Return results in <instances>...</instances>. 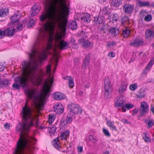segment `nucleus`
Segmentation results:
<instances>
[{
    "label": "nucleus",
    "mask_w": 154,
    "mask_h": 154,
    "mask_svg": "<svg viewBox=\"0 0 154 154\" xmlns=\"http://www.w3.org/2000/svg\"><path fill=\"white\" fill-rule=\"evenodd\" d=\"M47 9L40 16L44 22L39 30L30 56L39 64L45 60L48 54H52L51 62L56 67L58 64L60 50L67 49L69 43L63 40L65 35L66 17L69 8L67 0H47Z\"/></svg>",
    "instance_id": "nucleus-1"
},
{
    "label": "nucleus",
    "mask_w": 154,
    "mask_h": 154,
    "mask_svg": "<svg viewBox=\"0 0 154 154\" xmlns=\"http://www.w3.org/2000/svg\"><path fill=\"white\" fill-rule=\"evenodd\" d=\"M30 61H24L22 63L23 77H18L14 79L15 83L12 87L16 89L19 85L23 87L27 86L30 81L35 86H38L44 83L42 91L39 96L36 95L37 90L33 87L26 88L24 91L30 99L33 101L35 108L38 112L43 110L46 100L49 95L50 90L54 82V77L51 76V66L48 64L46 68V74L42 68H38L39 65L37 61L29 55Z\"/></svg>",
    "instance_id": "nucleus-2"
},
{
    "label": "nucleus",
    "mask_w": 154,
    "mask_h": 154,
    "mask_svg": "<svg viewBox=\"0 0 154 154\" xmlns=\"http://www.w3.org/2000/svg\"><path fill=\"white\" fill-rule=\"evenodd\" d=\"M21 116L23 122L19 123L16 127V131L20 133V137L16 147L13 150V154H24V150L31 152L35 148L36 140L34 137H31L28 134L35 122L36 125H38V121L32 113L31 108L27 106V102L23 108Z\"/></svg>",
    "instance_id": "nucleus-3"
},
{
    "label": "nucleus",
    "mask_w": 154,
    "mask_h": 154,
    "mask_svg": "<svg viewBox=\"0 0 154 154\" xmlns=\"http://www.w3.org/2000/svg\"><path fill=\"white\" fill-rule=\"evenodd\" d=\"M104 86L105 89L104 97L107 99L112 91V86L109 79L108 77L105 78L104 81Z\"/></svg>",
    "instance_id": "nucleus-4"
},
{
    "label": "nucleus",
    "mask_w": 154,
    "mask_h": 154,
    "mask_svg": "<svg viewBox=\"0 0 154 154\" xmlns=\"http://www.w3.org/2000/svg\"><path fill=\"white\" fill-rule=\"evenodd\" d=\"M68 108L69 113L72 115L80 114L82 112V110L80 106L76 104H71L68 105Z\"/></svg>",
    "instance_id": "nucleus-5"
},
{
    "label": "nucleus",
    "mask_w": 154,
    "mask_h": 154,
    "mask_svg": "<svg viewBox=\"0 0 154 154\" xmlns=\"http://www.w3.org/2000/svg\"><path fill=\"white\" fill-rule=\"evenodd\" d=\"M125 100L122 96H118L117 97L115 102V107L116 108L123 107L125 103Z\"/></svg>",
    "instance_id": "nucleus-6"
},
{
    "label": "nucleus",
    "mask_w": 154,
    "mask_h": 154,
    "mask_svg": "<svg viewBox=\"0 0 154 154\" xmlns=\"http://www.w3.org/2000/svg\"><path fill=\"white\" fill-rule=\"evenodd\" d=\"M140 112L142 115L145 114L149 111V105L145 101H142L140 104Z\"/></svg>",
    "instance_id": "nucleus-7"
},
{
    "label": "nucleus",
    "mask_w": 154,
    "mask_h": 154,
    "mask_svg": "<svg viewBox=\"0 0 154 154\" xmlns=\"http://www.w3.org/2000/svg\"><path fill=\"white\" fill-rule=\"evenodd\" d=\"M134 5L129 4H125L123 6V9L124 12L128 14H131L133 11Z\"/></svg>",
    "instance_id": "nucleus-8"
},
{
    "label": "nucleus",
    "mask_w": 154,
    "mask_h": 154,
    "mask_svg": "<svg viewBox=\"0 0 154 154\" xmlns=\"http://www.w3.org/2000/svg\"><path fill=\"white\" fill-rule=\"evenodd\" d=\"M55 112L57 114H62L64 111L63 107L60 103H57L54 106Z\"/></svg>",
    "instance_id": "nucleus-9"
},
{
    "label": "nucleus",
    "mask_w": 154,
    "mask_h": 154,
    "mask_svg": "<svg viewBox=\"0 0 154 154\" xmlns=\"http://www.w3.org/2000/svg\"><path fill=\"white\" fill-rule=\"evenodd\" d=\"M54 99L55 100H60L66 98V96L60 92H56L52 94Z\"/></svg>",
    "instance_id": "nucleus-10"
},
{
    "label": "nucleus",
    "mask_w": 154,
    "mask_h": 154,
    "mask_svg": "<svg viewBox=\"0 0 154 154\" xmlns=\"http://www.w3.org/2000/svg\"><path fill=\"white\" fill-rule=\"evenodd\" d=\"M79 43L85 48H88L92 46V44L90 42L84 38H81L78 41Z\"/></svg>",
    "instance_id": "nucleus-11"
},
{
    "label": "nucleus",
    "mask_w": 154,
    "mask_h": 154,
    "mask_svg": "<svg viewBox=\"0 0 154 154\" xmlns=\"http://www.w3.org/2000/svg\"><path fill=\"white\" fill-rule=\"evenodd\" d=\"M143 43V41L140 39H136L131 41L130 45L134 47H136L141 45Z\"/></svg>",
    "instance_id": "nucleus-12"
},
{
    "label": "nucleus",
    "mask_w": 154,
    "mask_h": 154,
    "mask_svg": "<svg viewBox=\"0 0 154 154\" xmlns=\"http://www.w3.org/2000/svg\"><path fill=\"white\" fill-rule=\"evenodd\" d=\"M53 145L56 149L59 150L60 149L61 144L60 141L59 137H57L53 140Z\"/></svg>",
    "instance_id": "nucleus-13"
},
{
    "label": "nucleus",
    "mask_w": 154,
    "mask_h": 154,
    "mask_svg": "<svg viewBox=\"0 0 154 154\" xmlns=\"http://www.w3.org/2000/svg\"><path fill=\"white\" fill-rule=\"evenodd\" d=\"M90 15L88 13L83 14L81 17V20L82 22L85 23H88L91 20Z\"/></svg>",
    "instance_id": "nucleus-14"
},
{
    "label": "nucleus",
    "mask_w": 154,
    "mask_h": 154,
    "mask_svg": "<svg viewBox=\"0 0 154 154\" xmlns=\"http://www.w3.org/2000/svg\"><path fill=\"white\" fill-rule=\"evenodd\" d=\"M40 10L39 6L36 5H34L32 8L31 12V14L32 16L37 15L39 12Z\"/></svg>",
    "instance_id": "nucleus-15"
},
{
    "label": "nucleus",
    "mask_w": 154,
    "mask_h": 154,
    "mask_svg": "<svg viewBox=\"0 0 154 154\" xmlns=\"http://www.w3.org/2000/svg\"><path fill=\"white\" fill-rule=\"evenodd\" d=\"M15 29L12 27H9L5 29V33L6 35L12 36L15 34Z\"/></svg>",
    "instance_id": "nucleus-16"
},
{
    "label": "nucleus",
    "mask_w": 154,
    "mask_h": 154,
    "mask_svg": "<svg viewBox=\"0 0 154 154\" xmlns=\"http://www.w3.org/2000/svg\"><path fill=\"white\" fill-rule=\"evenodd\" d=\"M137 5L140 7H149L150 6V2L148 1H142L141 0L137 1Z\"/></svg>",
    "instance_id": "nucleus-17"
},
{
    "label": "nucleus",
    "mask_w": 154,
    "mask_h": 154,
    "mask_svg": "<svg viewBox=\"0 0 154 154\" xmlns=\"http://www.w3.org/2000/svg\"><path fill=\"white\" fill-rule=\"evenodd\" d=\"M134 106V105L131 103H125L123 107L121 109H119V110H121L123 112H125L126 111V109L129 110L132 108Z\"/></svg>",
    "instance_id": "nucleus-18"
},
{
    "label": "nucleus",
    "mask_w": 154,
    "mask_h": 154,
    "mask_svg": "<svg viewBox=\"0 0 154 154\" xmlns=\"http://www.w3.org/2000/svg\"><path fill=\"white\" fill-rule=\"evenodd\" d=\"M154 63V58H152L150 61L147 65L145 69L143 71L144 73H147L149 70L152 67Z\"/></svg>",
    "instance_id": "nucleus-19"
},
{
    "label": "nucleus",
    "mask_w": 154,
    "mask_h": 154,
    "mask_svg": "<svg viewBox=\"0 0 154 154\" xmlns=\"http://www.w3.org/2000/svg\"><path fill=\"white\" fill-rule=\"evenodd\" d=\"M146 95L145 90L144 89H141L138 91L136 94V96L139 99H142L144 98Z\"/></svg>",
    "instance_id": "nucleus-20"
},
{
    "label": "nucleus",
    "mask_w": 154,
    "mask_h": 154,
    "mask_svg": "<svg viewBox=\"0 0 154 154\" xmlns=\"http://www.w3.org/2000/svg\"><path fill=\"white\" fill-rule=\"evenodd\" d=\"M104 20V17L103 16L96 17L94 18V21L96 24H102Z\"/></svg>",
    "instance_id": "nucleus-21"
},
{
    "label": "nucleus",
    "mask_w": 154,
    "mask_h": 154,
    "mask_svg": "<svg viewBox=\"0 0 154 154\" xmlns=\"http://www.w3.org/2000/svg\"><path fill=\"white\" fill-rule=\"evenodd\" d=\"M145 35L147 38H152L154 35V32L151 29H148L146 31Z\"/></svg>",
    "instance_id": "nucleus-22"
},
{
    "label": "nucleus",
    "mask_w": 154,
    "mask_h": 154,
    "mask_svg": "<svg viewBox=\"0 0 154 154\" xmlns=\"http://www.w3.org/2000/svg\"><path fill=\"white\" fill-rule=\"evenodd\" d=\"M21 16L19 13L15 14L14 15L11 16V21L12 23H14L17 22L20 18Z\"/></svg>",
    "instance_id": "nucleus-23"
},
{
    "label": "nucleus",
    "mask_w": 154,
    "mask_h": 154,
    "mask_svg": "<svg viewBox=\"0 0 154 154\" xmlns=\"http://www.w3.org/2000/svg\"><path fill=\"white\" fill-rule=\"evenodd\" d=\"M107 125L112 131H116L117 128L114 125V122L109 120L107 122Z\"/></svg>",
    "instance_id": "nucleus-24"
},
{
    "label": "nucleus",
    "mask_w": 154,
    "mask_h": 154,
    "mask_svg": "<svg viewBox=\"0 0 154 154\" xmlns=\"http://www.w3.org/2000/svg\"><path fill=\"white\" fill-rule=\"evenodd\" d=\"M127 85L126 84H122L121 86L119 87V92L121 94H122L124 93L127 90Z\"/></svg>",
    "instance_id": "nucleus-25"
},
{
    "label": "nucleus",
    "mask_w": 154,
    "mask_h": 154,
    "mask_svg": "<svg viewBox=\"0 0 154 154\" xmlns=\"http://www.w3.org/2000/svg\"><path fill=\"white\" fill-rule=\"evenodd\" d=\"M69 131L67 130L66 131L62 134L60 137H59V139L60 138L61 140H66L69 136Z\"/></svg>",
    "instance_id": "nucleus-26"
},
{
    "label": "nucleus",
    "mask_w": 154,
    "mask_h": 154,
    "mask_svg": "<svg viewBox=\"0 0 154 154\" xmlns=\"http://www.w3.org/2000/svg\"><path fill=\"white\" fill-rule=\"evenodd\" d=\"M122 0H112L111 5L114 7H118L122 4Z\"/></svg>",
    "instance_id": "nucleus-27"
},
{
    "label": "nucleus",
    "mask_w": 154,
    "mask_h": 154,
    "mask_svg": "<svg viewBox=\"0 0 154 154\" xmlns=\"http://www.w3.org/2000/svg\"><path fill=\"white\" fill-rule=\"evenodd\" d=\"M143 138L146 143H149L150 142L151 140V137L148 134L146 133H144L142 134Z\"/></svg>",
    "instance_id": "nucleus-28"
},
{
    "label": "nucleus",
    "mask_w": 154,
    "mask_h": 154,
    "mask_svg": "<svg viewBox=\"0 0 154 154\" xmlns=\"http://www.w3.org/2000/svg\"><path fill=\"white\" fill-rule=\"evenodd\" d=\"M130 30L128 27L126 28L122 31V35L124 38H126L129 35Z\"/></svg>",
    "instance_id": "nucleus-29"
},
{
    "label": "nucleus",
    "mask_w": 154,
    "mask_h": 154,
    "mask_svg": "<svg viewBox=\"0 0 154 154\" xmlns=\"http://www.w3.org/2000/svg\"><path fill=\"white\" fill-rule=\"evenodd\" d=\"M48 130L50 135L54 134L56 131V128L54 125H52L50 127L48 128Z\"/></svg>",
    "instance_id": "nucleus-30"
},
{
    "label": "nucleus",
    "mask_w": 154,
    "mask_h": 154,
    "mask_svg": "<svg viewBox=\"0 0 154 154\" xmlns=\"http://www.w3.org/2000/svg\"><path fill=\"white\" fill-rule=\"evenodd\" d=\"M77 27V24L75 21H73L69 24V28L72 30L76 29Z\"/></svg>",
    "instance_id": "nucleus-31"
},
{
    "label": "nucleus",
    "mask_w": 154,
    "mask_h": 154,
    "mask_svg": "<svg viewBox=\"0 0 154 154\" xmlns=\"http://www.w3.org/2000/svg\"><path fill=\"white\" fill-rule=\"evenodd\" d=\"M36 21L33 19L30 20L28 22L24 20L23 22L25 24L26 23L27 26L29 27H30L35 25V24Z\"/></svg>",
    "instance_id": "nucleus-32"
},
{
    "label": "nucleus",
    "mask_w": 154,
    "mask_h": 154,
    "mask_svg": "<svg viewBox=\"0 0 154 154\" xmlns=\"http://www.w3.org/2000/svg\"><path fill=\"white\" fill-rule=\"evenodd\" d=\"M8 14V9L5 8L0 10V16L5 17Z\"/></svg>",
    "instance_id": "nucleus-33"
},
{
    "label": "nucleus",
    "mask_w": 154,
    "mask_h": 154,
    "mask_svg": "<svg viewBox=\"0 0 154 154\" xmlns=\"http://www.w3.org/2000/svg\"><path fill=\"white\" fill-rule=\"evenodd\" d=\"M89 58L90 56L89 55H87L86 56L82 66V67L85 68L88 65L90 62Z\"/></svg>",
    "instance_id": "nucleus-34"
},
{
    "label": "nucleus",
    "mask_w": 154,
    "mask_h": 154,
    "mask_svg": "<svg viewBox=\"0 0 154 154\" xmlns=\"http://www.w3.org/2000/svg\"><path fill=\"white\" fill-rule=\"evenodd\" d=\"M109 32L114 36H116L117 35L118 33V29H117L115 28H111L109 30Z\"/></svg>",
    "instance_id": "nucleus-35"
},
{
    "label": "nucleus",
    "mask_w": 154,
    "mask_h": 154,
    "mask_svg": "<svg viewBox=\"0 0 154 154\" xmlns=\"http://www.w3.org/2000/svg\"><path fill=\"white\" fill-rule=\"evenodd\" d=\"M55 116L54 114H51L49 115L48 123L50 125L52 124L55 120Z\"/></svg>",
    "instance_id": "nucleus-36"
},
{
    "label": "nucleus",
    "mask_w": 154,
    "mask_h": 154,
    "mask_svg": "<svg viewBox=\"0 0 154 154\" xmlns=\"http://www.w3.org/2000/svg\"><path fill=\"white\" fill-rule=\"evenodd\" d=\"M138 86V84L137 83H135L132 84L130 85L129 86V88L131 91H134L137 88Z\"/></svg>",
    "instance_id": "nucleus-37"
},
{
    "label": "nucleus",
    "mask_w": 154,
    "mask_h": 154,
    "mask_svg": "<svg viewBox=\"0 0 154 154\" xmlns=\"http://www.w3.org/2000/svg\"><path fill=\"white\" fill-rule=\"evenodd\" d=\"M116 14L111 15V16H108V19L110 20V22L114 23L117 21Z\"/></svg>",
    "instance_id": "nucleus-38"
},
{
    "label": "nucleus",
    "mask_w": 154,
    "mask_h": 154,
    "mask_svg": "<svg viewBox=\"0 0 154 154\" xmlns=\"http://www.w3.org/2000/svg\"><path fill=\"white\" fill-rule=\"evenodd\" d=\"M73 115L69 113L67 115L66 122L67 124L70 123L72 120V116Z\"/></svg>",
    "instance_id": "nucleus-39"
},
{
    "label": "nucleus",
    "mask_w": 154,
    "mask_h": 154,
    "mask_svg": "<svg viewBox=\"0 0 154 154\" xmlns=\"http://www.w3.org/2000/svg\"><path fill=\"white\" fill-rule=\"evenodd\" d=\"M89 138L90 140L93 143H95L97 141V139L96 137L92 135L89 136Z\"/></svg>",
    "instance_id": "nucleus-40"
},
{
    "label": "nucleus",
    "mask_w": 154,
    "mask_h": 154,
    "mask_svg": "<svg viewBox=\"0 0 154 154\" xmlns=\"http://www.w3.org/2000/svg\"><path fill=\"white\" fill-rule=\"evenodd\" d=\"M1 84L3 86H8L10 84V81L7 79H5L1 82Z\"/></svg>",
    "instance_id": "nucleus-41"
},
{
    "label": "nucleus",
    "mask_w": 154,
    "mask_h": 154,
    "mask_svg": "<svg viewBox=\"0 0 154 154\" xmlns=\"http://www.w3.org/2000/svg\"><path fill=\"white\" fill-rule=\"evenodd\" d=\"M70 42L72 44V48H78V45L76 43L74 39H72L71 40Z\"/></svg>",
    "instance_id": "nucleus-42"
},
{
    "label": "nucleus",
    "mask_w": 154,
    "mask_h": 154,
    "mask_svg": "<svg viewBox=\"0 0 154 154\" xmlns=\"http://www.w3.org/2000/svg\"><path fill=\"white\" fill-rule=\"evenodd\" d=\"M116 43L114 42H109L107 44V46L111 48H112L116 45Z\"/></svg>",
    "instance_id": "nucleus-43"
},
{
    "label": "nucleus",
    "mask_w": 154,
    "mask_h": 154,
    "mask_svg": "<svg viewBox=\"0 0 154 154\" xmlns=\"http://www.w3.org/2000/svg\"><path fill=\"white\" fill-rule=\"evenodd\" d=\"M129 20V19L128 17L125 16L122 19V23L123 24L127 23Z\"/></svg>",
    "instance_id": "nucleus-44"
},
{
    "label": "nucleus",
    "mask_w": 154,
    "mask_h": 154,
    "mask_svg": "<svg viewBox=\"0 0 154 154\" xmlns=\"http://www.w3.org/2000/svg\"><path fill=\"white\" fill-rule=\"evenodd\" d=\"M103 131L104 135L106 137H109L110 135L108 131L105 128H103Z\"/></svg>",
    "instance_id": "nucleus-45"
},
{
    "label": "nucleus",
    "mask_w": 154,
    "mask_h": 154,
    "mask_svg": "<svg viewBox=\"0 0 154 154\" xmlns=\"http://www.w3.org/2000/svg\"><path fill=\"white\" fill-rule=\"evenodd\" d=\"M152 19V17L151 15L148 14L144 18V20L146 21H150Z\"/></svg>",
    "instance_id": "nucleus-46"
},
{
    "label": "nucleus",
    "mask_w": 154,
    "mask_h": 154,
    "mask_svg": "<svg viewBox=\"0 0 154 154\" xmlns=\"http://www.w3.org/2000/svg\"><path fill=\"white\" fill-rule=\"evenodd\" d=\"M69 86L70 88H72L74 86V82L72 79L68 82Z\"/></svg>",
    "instance_id": "nucleus-47"
},
{
    "label": "nucleus",
    "mask_w": 154,
    "mask_h": 154,
    "mask_svg": "<svg viewBox=\"0 0 154 154\" xmlns=\"http://www.w3.org/2000/svg\"><path fill=\"white\" fill-rule=\"evenodd\" d=\"M154 124V122L151 120H149L148 122L147 128H151Z\"/></svg>",
    "instance_id": "nucleus-48"
},
{
    "label": "nucleus",
    "mask_w": 154,
    "mask_h": 154,
    "mask_svg": "<svg viewBox=\"0 0 154 154\" xmlns=\"http://www.w3.org/2000/svg\"><path fill=\"white\" fill-rule=\"evenodd\" d=\"M83 147L82 146H78L77 147V150L79 153H82L83 152Z\"/></svg>",
    "instance_id": "nucleus-49"
},
{
    "label": "nucleus",
    "mask_w": 154,
    "mask_h": 154,
    "mask_svg": "<svg viewBox=\"0 0 154 154\" xmlns=\"http://www.w3.org/2000/svg\"><path fill=\"white\" fill-rule=\"evenodd\" d=\"M23 27V25L21 23L19 24L16 27L17 29L19 31H20L22 30Z\"/></svg>",
    "instance_id": "nucleus-50"
},
{
    "label": "nucleus",
    "mask_w": 154,
    "mask_h": 154,
    "mask_svg": "<svg viewBox=\"0 0 154 154\" xmlns=\"http://www.w3.org/2000/svg\"><path fill=\"white\" fill-rule=\"evenodd\" d=\"M5 35V30L3 31L0 29V38H3L4 36Z\"/></svg>",
    "instance_id": "nucleus-51"
},
{
    "label": "nucleus",
    "mask_w": 154,
    "mask_h": 154,
    "mask_svg": "<svg viewBox=\"0 0 154 154\" xmlns=\"http://www.w3.org/2000/svg\"><path fill=\"white\" fill-rule=\"evenodd\" d=\"M64 80H67L69 81L73 79L72 77L70 76H65L63 78Z\"/></svg>",
    "instance_id": "nucleus-52"
},
{
    "label": "nucleus",
    "mask_w": 154,
    "mask_h": 154,
    "mask_svg": "<svg viewBox=\"0 0 154 154\" xmlns=\"http://www.w3.org/2000/svg\"><path fill=\"white\" fill-rule=\"evenodd\" d=\"M108 55L109 57H113L115 56V54L113 52H111L109 53Z\"/></svg>",
    "instance_id": "nucleus-53"
},
{
    "label": "nucleus",
    "mask_w": 154,
    "mask_h": 154,
    "mask_svg": "<svg viewBox=\"0 0 154 154\" xmlns=\"http://www.w3.org/2000/svg\"><path fill=\"white\" fill-rule=\"evenodd\" d=\"M84 85L85 87L87 88H89V87L90 84L88 82H84Z\"/></svg>",
    "instance_id": "nucleus-54"
},
{
    "label": "nucleus",
    "mask_w": 154,
    "mask_h": 154,
    "mask_svg": "<svg viewBox=\"0 0 154 154\" xmlns=\"http://www.w3.org/2000/svg\"><path fill=\"white\" fill-rule=\"evenodd\" d=\"M5 69V66L3 65H0V71H3Z\"/></svg>",
    "instance_id": "nucleus-55"
},
{
    "label": "nucleus",
    "mask_w": 154,
    "mask_h": 154,
    "mask_svg": "<svg viewBox=\"0 0 154 154\" xmlns=\"http://www.w3.org/2000/svg\"><path fill=\"white\" fill-rule=\"evenodd\" d=\"M122 121L125 124H130V122H128V120L126 119H123L122 120Z\"/></svg>",
    "instance_id": "nucleus-56"
},
{
    "label": "nucleus",
    "mask_w": 154,
    "mask_h": 154,
    "mask_svg": "<svg viewBox=\"0 0 154 154\" xmlns=\"http://www.w3.org/2000/svg\"><path fill=\"white\" fill-rule=\"evenodd\" d=\"M4 127L5 128L9 129L10 128V126L7 123L5 125Z\"/></svg>",
    "instance_id": "nucleus-57"
},
{
    "label": "nucleus",
    "mask_w": 154,
    "mask_h": 154,
    "mask_svg": "<svg viewBox=\"0 0 154 154\" xmlns=\"http://www.w3.org/2000/svg\"><path fill=\"white\" fill-rule=\"evenodd\" d=\"M105 0H99V2L101 3H103L104 2Z\"/></svg>",
    "instance_id": "nucleus-58"
},
{
    "label": "nucleus",
    "mask_w": 154,
    "mask_h": 154,
    "mask_svg": "<svg viewBox=\"0 0 154 154\" xmlns=\"http://www.w3.org/2000/svg\"><path fill=\"white\" fill-rule=\"evenodd\" d=\"M109 152L108 151H105L103 153V154H109Z\"/></svg>",
    "instance_id": "nucleus-59"
},
{
    "label": "nucleus",
    "mask_w": 154,
    "mask_h": 154,
    "mask_svg": "<svg viewBox=\"0 0 154 154\" xmlns=\"http://www.w3.org/2000/svg\"><path fill=\"white\" fill-rule=\"evenodd\" d=\"M151 109L152 112L154 114V107H152Z\"/></svg>",
    "instance_id": "nucleus-60"
},
{
    "label": "nucleus",
    "mask_w": 154,
    "mask_h": 154,
    "mask_svg": "<svg viewBox=\"0 0 154 154\" xmlns=\"http://www.w3.org/2000/svg\"><path fill=\"white\" fill-rule=\"evenodd\" d=\"M83 92H82V91H80L79 92V94L80 95H82L83 94Z\"/></svg>",
    "instance_id": "nucleus-61"
},
{
    "label": "nucleus",
    "mask_w": 154,
    "mask_h": 154,
    "mask_svg": "<svg viewBox=\"0 0 154 154\" xmlns=\"http://www.w3.org/2000/svg\"><path fill=\"white\" fill-rule=\"evenodd\" d=\"M152 6L153 7H154V3H153V4L152 5Z\"/></svg>",
    "instance_id": "nucleus-62"
},
{
    "label": "nucleus",
    "mask_w": 154,
    "mask_h": 154,
    "mask_svg": "<svg viewBox=\"0 0 154 154\" xmlns=\"http://www.w3.org/2000/svg\"><path fill=\"white\" fill-rule=\"evenodd\" d=\"M152 46L153 47H154V43L152 45Z\"/></svg>",
    "instance_id": "nucleus-63"
},
{
    "label": "nucleus",
    "mask_w": 154,
    "mask_h": 154,
    "mask_svg": "<svg viewBox=\"0 0 154 154\" xmlns=\"http://www.w3.org/2000/svg\"><path fill=\"white\" fill-rule=\"evenodd\" d=\"M45 128V127H44V128Z\"/></svg>",
    "instance_id": "nucleus-64"
}]
</instances>
